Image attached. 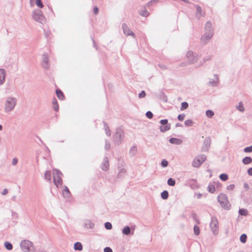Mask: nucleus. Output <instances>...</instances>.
I'll list each match as a JSON object with an SVG mask.
<instances>
[{
    "label": "nucleus",
    "mask_w": 252,
    "mask_h": 252,
    "mask_svg": "<svg viewBox=\"0 0 252 252\" xmlns=\"http://www.w3.org/2000/svg\"><path fill=\"white\" fill-rule=\"evenodd\" d=\"M17 98L12 96L7 97L4 103V111L9 113L12 111L17 104Z\"/></svg>",
    "instance_id": "obj_1"
},
{
    "label": "nucleus",
    "mask_w": 252,
    "mask_h": 252,
    "mask_svg": "<svg viewBox=\"0 0 252 252\" xmlns=\"http://www.w3.org/2000/svg\"><path fill=\"white\" fill-rule=\"evenodd\" d=\"M20 247L23 252H34L35 248L33 243L29 240H23L20 243Z\"/></svg>",
    "instance_id": "obj_2"
},
{
    "label": "nucleus",
    "mask_w": 252,
    "mask_h": 252,
    "mask_svg": "<svg viewBox=\"0 0 252 252\" xmlns=\"http://www.w3.org/2000/svg\"><path fill=\"white\" fill-rule=\"evenodd\" d=\"M32 16L33 19L38 23L43 24L45 22L46 19L42 11L39 9L34 10L32 12Z\"/></svg>",
    "instance_id": "obj_3"
},
{
    "label": "nucleus",
    "mask_w": 252,
    "mask_h": 252,
    "mask_svg": "<svg viewBox=\"0 0 252 252\" xmlns=\"http://www.w3.org/2000/svg\"><path fill=\"white\" fill-rule=\"evenodd\" d=\"M218 200L221 206L224 209H229L230 204L227 199V196L224 194H220L218 197Z\"/></svg>",
    "instance_id": "obj_4"
},
{
    "label": "nucleus",
    "mask_w": 252,
    "mask_h": 252,
    "mask_svg": "<svg viewBox=\"0 0 252 252\" xmlns=\"http://www.w3.org/2000/svg\"><path fill=\"white\" fill-rule=\"evenodd\" d=\"M124 131L120 128H118L116 129L115 134L113 136L114 143L116 145H120L123 140L124 138Z\"/></svg>",
    "instance_id": "obj_5"
},
{
    "label": "nucleus",
    "mask_w": 252,
    "mask_h": 252,
    "mask_svg": "<svg viewBox=\"0 0 252 252\" xmlns=\"http://www.w3.org/2000/svg\"><path fill=\"white\" fill-rule=\"evenodd\" d=\"M53 180L55 185L58 187L59 186H61L63 184L62 177L63 174L59 170L55 169L53 171Z\"/></svg>",
    "instance_id": "obj_6"
},
{
    "label": "nucleus",
    "mask_w": 252,
    "mask_h": 252,
    "mask_svg": "<svg viewBox=\"0 0 252 252\" xmlns=\"http://www.w3.org/2000/svg\"><path fill=\"white\" fill-rule=\"evenodd\" d=\"M206 159V156L205 155H200L197 156L193 159L192 162V165L194 167L198 168L204 162Z\"/></svg>",
    "instance_id": "obj_7"
},
{
    "label": "nucleus",
    "mask_w": 252,
    "mask_h": 252,
    "mask_svg": "<svg viewBox=\"0 0 252 252\" xmlns=\"http://www.w3.org/2000/svg\"><path fill=\"white\" fill-rule=\"evenodd\" d=\"M210 228L214 235H217L219 232V223L217 219L213 217L210 224Z\"/></svg>",
    "instance_id": "obj_8"
},
{
    "label": "nucleus",
    "mask_w": 252,
    "mask_h": 252,
    "mask_svg": "<svg viewBox=\"0 0 252 252\" xmlns=\"http://www.w3.org/2000/svg\"><path fill=\"white\" fill-rule=\"evenodd\" d=\"M186 56L189 63L190 64L194 63L198 59V56L191 51H188L187 53Z\"/></svg>",
    "instance_id": "obj_9"
},
{
    "label": "nucleus",
    "mask_w": 252,
    "mask_h": 252,
    "mask_svg": "<svg viewBox=\"0 0 252 252\" xmlns=\"http://www.w3.org/2000/svg\"><path fill=\"white\" fill-rule=\"evenodd\" d=\"M213 32H205L204 35L201 37V40L204 44H206L213 36Z\"/></svg>",
    "instance_id": "obj_10"
},
{
    "label": "nucleus",
    "mask_w": 252,
    "mask_h": 252,
    "mask_svg": "<svg viewBox=\"0 0 252 252\" xmlns=\"http://www.w3.org/2000/svg\"><path fill=\"white\" fill-rule=\"evenodd\" d=\"M42 66L45 69H49L50 65L49 63V57L47 53H45L42 55Z\"/></svg>",
    "instance_id": "obj_11"
},
{
    "label": "nucleus",
    "mask_w": 252,
    "mask_h": 252,
    "mask_svg": "<svg viewBox=\"0 0 252 252\" xmlns=\"http://www.w3.org/2000/svg\"><path fill=\"white\" fill-rule=\"evenodd\" d=\"M94 223L90 220H84L83 226L86 229H93L94 227Z\"/></svg>",
    "instance_id": "obj_12"
},
{
    "label": "nucleus",
    "mask_w": 252,
    "mask_h": 252,
    "mask_svg": "<svg viewBox=\"0 0 252 252\" xmlns=\"http://www.w3.org/2000/svg\"><path fill=\"white\" fill-rule=\"evenodd\" d=\"M109 164L108 158L107 157H105L102 162L101 168L103 171H106L109 170Z\"/></svg>",
    "instance_id": "obj_13"
},
{
    "label": "nucleus",
    "mask_w": 252,
    "mask_h": 252,
    "mask_svg": "<svg viewBox=\"0 0 252 252\" xmlns=\"http://www.w3.org/2000/svg\"><path fill=\"white\" fill-rule=\"evenodd\" d=\"M219 82V79L218 75L217 74H214L213 78L210 79V81L208 82V84L210 86H216L218 85Z\"/></svg>",
    "instance_id": "obj_14"
},
{
    "label": "nucleus",
    "mask_w": 252,
    "mask_h": 252,
    "mask_svg": "<svg viewBox=\"0 0 252 252\" xmlns=\"http://www.w3.org/2000/svg\"><path fill=\"white\" fill-rule=\"evenodd\" d=\"M122 29L123 30L124 33L126 35H132L134 37V33L130 30L127 26L126 24L122 25Z\"/></svg>",
    "instance_id": "obj_15"
},
{
    "label": "nucleus",
    "mask_w": 252,
    "mask_h": 252,
    "mask_svg": "<svg viewBox=\"0 0 252 252\" xmlns=\"http://www.w3.org/2000/svg\"><path fill=\"white\" fill-rule=\"evenodd\" d=\"M210 145V140L208 138H206L204 141L202 147V150L203 151H207Z\"/></svg>",
    "instance_id": "obj_16"
},
{
    "label": "nucleus",
    "mask_w": 252,
    "mask_h": 252,
    "mask_svg": "<svg viewBox=\"0 0 252 252\" xmlns=\"http://www.w3.org/2000/svg\"><path fill=\"white\" fill-rule=\"evenodd\" d=\"M63 195L64 198H69L71 195V193L67 187H65L63 191Z\"/></svg>",
    "instance_id": "obj_17"
},
{
    "label": "nucleus",
    "mask_w": 252,
    "mask_h": 252,
    "mask_svg": "<svg viewBox=\"0 0 252 252\" xmlns=\"http://www.w3.org/2000/svg\"><path fill=\"white\" fill-rule=\"evenodd\" d=\"M5 81V70L0 69V84H2Z\"/></svg>",
    "instance_id": "obj_18"
},
{
    "label": "nucleus",
    "mask_w": 252,
    "mask_h": 252,
    "mask_svg": "<svg viewBox=\"0 0 252 252\" xmlns=\"http://www.w3.org/2000/svg\"><path fill=\"white\" fill-rule=\"evenodd\" d=\"M196 11V16L198 18H200L201 16H203V14L201 11V8L200 6L196 5L195 6Z\"/></svg>",
    "instance_id": "obj_19"
},
{
    "label": "nucleus",
    "mask_w": 252,
    "mask_h": 252,
    "mask_svg": "<svg viewBox=\"0 0 252 252\" xmlns=\"http://www.w3.org/2000/svg\"><path fill=\"white\" fill-rule=\"evenodd\" d=\"M204 29L205 32H213L212 23L210 22H207L206 23Z\"/></svg>",
    "instance_id": "obj_20"
},
{
    "label": "nucleus",
    "mask_w": 252,
    "mask_h": 252,
    "mask_svg": "<svg viewBox=\"0 0 252 252\" xmlns=\"http://www.w3.org/2000/svg\"><path fill=\"white\" fill-rule=\"evenodd\" d=\"M169 142L170 143L174 144L176 145H180L182 143V141L181 139L176 138H171L169 139Z\"/></svg>",
    "instance_id": "obj_21"
},
{
    "label": "nucleus",
    "mask_w": 252,
    "mask_h": 252,
    "mask_svg": "<svg viewBox=\"0 0 252 252\" xmlns=\"http://www.w3.org/2000/svg\"><path fill=\"white\" fill-rule=\"evenodd\" d=\"M74 249L76 251H82L83 249L82 245L80 242H76L74 244Z\"/></svg>",
    "instance_id": "obj_22"
},
{
    "label": "nucleus",
    "mask_w": 252,
    "mask_h": 252,
    "mask_svg": "<svg viewBox=\"0 0 252 252\" xmlns=\"http://www.w3.org/2000/svg\"><path fill=\"white\" fill-rule=\"evenodd\" d=\"M170 128V124L166 125H162L160 126V130L161 132H164Z\"/></svg>",
    "instance_id": "obj_23"
},
{
    "label": "nucleus",
    "mask_w": 252,
    "mask_h": 252,
    "mask_svg": "<svg viewBox=\"0 0 252 252\" xmlns=\"http://www.w3.org/2000/svg\"><path fill=\"white\" fill-rule=\"evenodd\" d=\"M252 162V158L250 157H246L242 159V162L244 164H249Z\"/></svg>",
    "instance_id": "obj_24"
},
{
    "label": "nucleus",
    "mask_w": 252,
    "mask_h": 252,
    "mask_svg": "<svg viewBox=\"0 0 252 252\" xmlns=\"http://www.w3.org/2000/svg\"><path fill=\"white\" fill-rule=\"evenodd\" d=\"M137 153V147L134 146L129 150V155L131 157L134 156Z\"/></svg>",
    "instance_id": "obj_25"
},
{
    "label": "nucleus",
    "mask_w": 252,
    "mask_h": 252,
    "mask_svg": "<svg viewBox=\"0 0 252 252\" xmlns=\"http://www.w3.org/2000/svg\"><path fill=\"white\" fill-rule=\"evenodd\" d=\"M104 127L105 131V133L108 136H111V130L109 129V126H107V124L104 122Z\"/></svg>",
    "instance_id": "obj_26"
},
{
    "label": "nucleus",
    "mask_w": 252,
    "mask_h": 252,
    "mask_svg": "<svg viewBox=\"0 0 252 252\" xmlns=\"http://www.w3.org/2000/svg\"><path fill=\"white\" fill-rule=\"evenodd\" d=\"M56 94L58 97L61 100H63L64 98V95L63 92L59 89L56 90Z\"/></svg>",
    "instance_id": "obj_27"
},
{
    "label": "nucleus",
    "mask_w": 252,
    "mask_h": 252,
    "mask_svg": "<svg viewBox=\"0 0 252 252\" xmlns=\"http://www.w3.org/2000/svg\"><path fill=\"white\" fill-rule=\"evenodd\" d=\"M122 232L123 234L128 235L130 233V228L128 226H125Z\"/></svg>",
    "instance_id": "obj_28"
},
{
    "label": "nucleus",
    "mask_w": 252,
    "mask_h": 252,
    "mask_svg": "<svg viewBox=\"0 0 252 252\" xmlns=\"http://www.w3.org/2000/svg\"><path fill=\"white\" fill-rule=\"evenodd\" d=\"M236 109L242 112L245 111V108L243 106L242 102H239L238 105L236 106Z\"/></svg>",
    "instance_id": "obj_29"
},
{
    "label": "nucleus",
    "mask_w": 252,
    "mask_h": 252,
    "mask_svg": "<svg viewBox=\"0 0 252 252\" xmlns=\"http://www.w3.org/2000/svg\"><path fill=\"white\" fill-rule=\"evenodd\" d=\"M4 247L7 250H11L13 248L12 245L8 242H5L4 243Z\"/></svg>",
    "instance_id": "obj_30"
},
{
    "label": "nucleus",
    "mask_w": 252,
    "mask_h": 252,
    "mask_svg": "<svg viewBox=\"0 0 252 252\" xmlns=\"http://www.w3.org/2000/svg\"><path fill=\"white\" fill-rule=\"evenodd\" d=\"M161 197L163 199H166L168 197V192L167 190H164L161 193Z\"/></svg>",
    "instance_id": "obj_31"
},
{
    "label": "nucleus",
    "mask_w": 252,
    "mask_h": 252,
    "mask_svg": "<svg viewBox=\"0 0 252 252\" xmlns=\"http://www.w3.org/2000/svg\"><path fill=\"white\" fill-rule=\"evenodd\" d=\"M219 177H220V179L223 181H226L228 179V175L225 173L221 174L220 175Z\"/></svg>",
    "instance_id": "obj_32"
},
{
    "label": "nucleus",
    "mask_w": 252,
    "mask_h": 252,
    "mask_svg": "<svg viewBox=\"0 0 252 252\" xmlns=\"http://www.w3.org/2000/svg\"><path fill=\"white\" fill-rule=\"evenodd\" d=\"M239 213L240 215L246 216L248 215V211L245 209H240L239 210Z\"/></svg>",
    "instance_id": "obj_33"
},
{
    "label": "nucleus",
    "mask_w": 252,
    "mask_h": 252,
    "mask_svg": "<svg viewBox=\"0 0 252 252\" xmlns=\"http://www.w3.org/2000/svg\"><path fill=\"white\" fill-rule=\"evenodd\" d=\"M53 108H54V109L55 110V111H58L59 110V105L57 103V101L56 99H55L53 101Z\"/></svg>",
    "instance_id": "obj_34"
},
{
    "label": "nucleus",
    "mask_w": 252,
    "mask_h": 252,
    "mask_svg": "<svg viewBox=\"0 0 252 252\" xmlns=\"http://www.w3.org/2000/svg\"><path fill=\"white\" fill-rule=\"evenodd\" d=\"M167 184L170 186H174L175 185V180L170 178L168 179Z\"/></svg>",
    "instance_id": "obj_35"
},
{
    "label": "nucleus",
    "mask_w": 252,
    "mask_h": 252,
    "mask_svg": "<svg viewBox=\"0 0 252 252\" xmlns=\"http://www.w3.org/2000/svg\"><path fill=\"white\" fill-rule=\"evenodd\" d=\"M44 178L48 181H50L51 179V174L50 171H46L44 174Z\"/></svg>",
    "instance_id": "obj_36"
},
{
    "label": "nucleus",
    "mask_w": 252,
    "mask_h": 252,
    "mask_svg": "<svg viewBox=\"0 0 252 252\" xmlns=\"http://www.w3.org/2000/svg\"><path fill=\"white\" fill-rule=\"evenodd\" d=\"M206 115L209 118H212L214 115V113L211 110H208L206 111Z\"/></svg>",
    "instance_id": "obj_37"
},
{
    "label": "nucleus",
    "mask_w": 252,
    "mask_h": 252,
    "mask_svg": "<svg viewBox=\"0 0 252 252\" xmlns=\"http://www.w3.org/2000/svg\"><path fill=\"white\" fill-rule=\"evenodd\" d=\"M247 238V236L246 234H243L241 235L240 240L242 243H244L246 242Z\"/></svg>",
    "instance_id": "obj_38"
},
{
    "label": "nucleus",
    "mask_w": 252,
    "mask_h": 252,
    "mask_svg": "<svg viewBox=\"0 0 252 252\" xmlns=\"http://www.w3.org/2000/svg\"><path fill=\"white\" fill-rule=\"evenodd\" d=\"M189 106L188 103L187 102H183L181 104V110L186 109Z\"/></svg>",
    "instance_id": "obj_39"
},
{
    "label": "nucleus",
    "mask_w": 252,
    "mask_h": 252,
    "mask_svg": "<svg viewBox=\"0 0 252 252\" xmlns=\"http://www.w3.org/2000/svg\"><path fill=\"white\" fill-rule=\"evenodd\" d=\"M193 231L195 235H198L200 233V229L198 226L194 225L193 227Z\"/></svg>",
    "instance_id": "obj_40"
},
{
    "label": "nucleus",
    "mask_w": 252,
    "mask_h": 252,
    "mask_svg": "<svg viewBox=\"0 0 252 252\" xmlns=\"http://www.w3.org/2000/svg\"><path fill=\"white\" fill-rule=\"evenodd\" d=\"M35 3L39 8H42L44 6L41 0H35Z\"/></svg>",
    "instance_id": "obj_41"
},
{
    "label": "nucleus",
    "mask_w": 252,
    "mask_h": 252,
    "mask_svg": "<svg viewBox=\"0 0 252 252\" xmlns=\"http://www.w3.org/2000/svg\"><path fill=\"white\" fill-rule=\"evenodd\" d=\"M193 121L191 120H187L185 121V124L188 126H191L193 125Z\"/></svg>",
    "instance_id": "obj_42"
},
{
    "label": "nucleus",
    "mask_w": 252,
    "mask_h": 252,
    "mask_svg": "<svg viewBox=\"0 0 252 252\" xmlns=\"http://www.w3.org/2000/svg\"><path fill=\"white\" fill-rule=\"evenodd\" d=\"M105 227L106 229L110 230L112 228V224L109 222H106L104 224Z\"/></svg>",
    "instance_id": "obj_43"
},
{
    "label": "nucleus",
    "mask_w": 252,
    "mask_h": 252,
    "mask_svg": "<svg viewBox=\"0 0 252 252\" xmlns=\"http://www.w3.org/2000/svg\"><path fill=\"white\" fill-rule=\"evenodd\" d=\"M111 148V144L110 142L107 140H105V149L106 150H108Z\"/></svg>",
    "instance_id": "obj_44"
},
{
    "label": "nucleus",
    "mask_w": 252,
    "mask_h": 252,
    "mask_svg": "<svg viewBox=\"0 0 252 252\" xmlns=\"http://www.w3.org/2000/svg\"><path fill=\"white\" fill-rule=\"evenodd\" d=\"M208 191L211 193H214L215 191V188L212 185H209L208 187Z\"/></svg>",
    "instance_id": "obj_45"
},
{
    "label": "nucleus",
    "mask_w": 252,
    "mask_h": 252,
    "mask_svg": "<svg viewBox=\"0 0 252 252\" xmlns=\"http://www.w3.org/2000/svg\"><path fill=\"white\" fill-rule=\"evenodd\" d=\"M140 14L144 17H147L149 15V13L147 10H144L140 12Z\"/></svg>",
    "instance_id": "obj_46"
},
{
    "label": "nucleus",
    "mask_w": 252,
    "mask_h": 252,
    "mask_svg": "<svg viewBox=\"0 0 252 252\" xmlns=\"http://www.w3.org/2000/svg\"><path fill=\"white\" fill-rule=\"evenodd\" d=\"M168 164V162L166 159H164L162 160L161 162V165L163 167H167Z\"/></svg>",
    "instance_id": "obj_47"
},
{
    "label": "nucleus",
    "mask_w": 252,
    "mask_h": 252,
    "mask_svg": "<svg viewBox=\"0 0 252 252\" xmlns=\"http://www.w3.org/2000/svg\"><path fill=\"white\" fill-rule=\"evenodd\" d=\"M244 151L245 153H251V152H252V146H249V147H246V148L244 149Z\"/></svg>",
    "instance_id": "obj_48"
},
{
    "label": "nucleus",
    "mask_w": 252,
    "mask_h": 252,
    "mask_svg": "<svg viewBox=\"0 0 252 252\" xmlns=\"http://www.w3.org/2000/svg\"><path fill=\"white\" fill-rule=\"evenodd\" d=\"M146 116L149 119H152L153 117V113L151 111H147L146 113Z\"/></svg>",
    "instance_id": "obj_49"
},
{
    "label": "nucleus",
    "mask_w": 252,
    "mask_h": 252,
    "mask_svg": "<svg viewBox=\"0 0 252 252\" xmlns=\"http://www.w3.org/2000/svg\"><path fill=\"white\" fill-rule=\"evenodd\" d=\"M146 96V93L145 91H142L139 94L138 96L139 98H144Z\"/></svg>",
    "instance_id": "obj_50"
},
{
    "label": "nucleus",
    "mask_w": 252,
    "mask_h": 252,
    "mask_svg": "<svg viewBox=\"0 0 252 252\" xmlns=\"http://www.w3.org/2000/svg\"><path fill=\"white\" fill-rule=\"evenodd\" d=\"M159 123L162 125H166L169 124H168V120L167 119L161 120L160 121Z\"/></svg>",
    "instance_id": "obj_51"
},
{
    "label": "nucleus",
    "mask_w": 252,
    "mask_h": 252,
    "mask_svg": "<svg viewBox=\"0 0 252 252\" xmlns=\"http://www.w3.org/2000/svg\"><path fill=\"white\" fill-rule=\"evenodd\" d=\"M185 115L184 114H180L178 116V119L179 121H183L185 118Z\"/></svg>",
    "instance_id": "obj_52"
},
{
    "label": "nucleus",
    "mask_w": 252,
    "mask_h": 252,
    "mask_svg": "<svg viewBox=\"0 0 252 252\" xmlns=\"http://www.w3.org/2000/svg\"><path fill=\"white\" fill-rule=\"evenodd\" d=\"M234 188L235 185L234 184H231L227 187V189L232 190L234 189Z\"/></svg>",
    "instance_id": "obj_53"
},
{
    "label": "nucleus",
    "mask_w": 252,
    "mask_h": 252,
    "mask_svg": "<svg viewBox=\"0 0 252 252\" xmlns=\"http://www.w3.org/2000/svg\"><path fill=\"white\" fill-rule=\"evenodd\" d=\"M104 252H113L112 250L109 247H106L104 249Z\"/></svg>",
    "instance_id": "obj_54"
},
{
    "label": "nucleus",
    "mask_w": 252,
    "mask_h": 252,
    "mask_svg": "<svg viewBox=\"0 0 252 252\" xmlns=\"http://www.w3.org/2000/svg\"><path fill=\"white\" fill-rule=\"evenodd\" d=\"M17 162H18V159L16 158H15L12 159V163L13 165H16Z\"/></svg>",
    "instance_id": "obj_55"
},
{
    "label": "nucleus",
    "mask_w": 252,
    "mask_h": 252,
    "mask_svg": "<svg viewBox=\"0 0 252 252\" xmlns=\"http://www.w3.org/2000/svg\"><path fill=\"white\" fill-rule=\"evenodd\" d=\"M158 0H152L147 4V5L148 6H150L151 5H152V3L157 2Z\"/></svg>",
    "instance_id": "obj_56"
},
{
    "label": "nucleus",
    "mask_w": 252,
    "mask_h": 252,
    "mask_svg": "<svg viewBox=\"0 0 252 252\" xmlns=\"http://www.w3.org/2000/svg\"><path fill=\"white\" fill-rule=\"evenodd\" d=\"M126 173V170L124 169H122L121 170V171L118 173V176H121V174L122 173Z\"/></svg>",
    "instance_id": "obj_57"
},
{
    "label": "nucleus",
    "mask_w": 252,
    "mask_h": 252,
    "mask_svg": "<svg viewBox=\"0 0 252 252\" xmlns=\"http://www.w3.org/2000/svg\"><path fill=\"white\" fill-rule=\"evenodd\" d=\"M7 193H8V190H7V189H4L3 190V191H2V193H1V194H2V195H4L7 194Z\"/></svg>",
    "instance_id": "obj_58"
},
{
    "label": "nucleus",
    "mask_w": 252,
    "mask_h": 252,
    "mask_svg": "<svg viewBox=\"0 0 252 252\" xmlns=\"http://www.w3.org/2000/svg\"><path fill=\"white\" fill-rule=\"evenodd\" d=\"M248 173L249 175L252 176V167L250 168L248 170Z\"/></svg>",
    "instance_id": "obj_59"
},
{
    "label": "nucleus",
    "mask_w": 252,
    "mask_h": 252,
    "mask_svg": "<svg viewBox=\"0 0 252 252\" xmlns=\"http://www.w3.org/2000/svg\"><path fill=\"white\" fill-rule=\"evenodd\" d=\"M94 12L95 14H97L98 12V8L97 7H95L94 9Z\"/></svg>",
    "instance_id": "obj_60"
},
{
    "label": "nucleus",
    "mask_w": 252,
    "mask_h": 252,
    "mask_svg": "<svg viewBox=\"0 0 252 252\" xmlns=\"http://www.w3.org/2000/svg\"><path fill=\"white\" fill-rule=\"evenodd\" d=\"M193 217L194 219L196 220V222H197L198 224H199V220L196 219V215H194Z\"/></svg>",
    "instance_id": "obj_61"
},
{
    "label": "nucleus",
    "mask_w": 252,
    "mask_h": 252,
    "mask_svg": "<svg viewBox=\"0 0 252 252\" xmlns=\"http://www.w3.org/2000/svg\"><path fill=\"white\" fill-rule=\"evenodd\" d=\"M211 59V57L209 56H207L205 59L204 61H209Z\"/></svg>",
    "instance_id": "obj_62"
},
{
    "label": "nucleus",
    "mask_w": 252,
    "mask_h": 252,
    "mask_svg": "<svg viewBox=\"0 0 252 252\" xmlns=\"http://www.w3.org/2000/svg\"><path fill=\"white\" fill-rule=\"evenodd\" d=\"M244 188H245L246 189H249V188L248 184L245 183V184H244Z\"/></svg>",
    "instance_id": "obj_63"
},
{
    "label": "nucleus",
    "mask_w": 252,
    "mask_h": 252,
    "mask_svg": "<svg viewBox=\"0 0 252 252\" xmlns=\"http://www.w3.org/2000/svg\"><path fill=\"white\" fill-rule=\"evenodd\" d=\"M159 67H160L161 68H163V69H165V67H164V66L163 65H161V64H159Z\"/></svg>",
    "instance_id": "obj_64"
}]
</instances>
